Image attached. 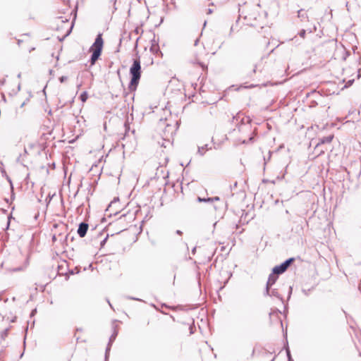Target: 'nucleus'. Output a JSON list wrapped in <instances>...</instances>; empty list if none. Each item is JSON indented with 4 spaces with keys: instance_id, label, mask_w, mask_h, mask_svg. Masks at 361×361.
I'll list each match as a JSON object with an SVG mask.
<instances>
[{
    "instance_id": "obj_1",
    "label": "nucleus",
    "mask_w": 361,
    "mask_h": 361,
    "mask_svg": "<svg viewBox=\"0 0 361 361\" xmlns=\"http://www.w3.org/2000/svg\"><path fill=\"white\" fill-rule=\"evenodd\" d=\"M104 46V40L102 38V35L101 33H99L94 39V42L92 45V47L90 49V51L92 52L90 59V63L91 66H93L95 64L96 61L99 59L100 57L102 49Z\"/></svg>"
},
{
    "instance_id": "obj_2",
    "label": "nucleus",
    "mask_w": 361,
    "mask_h": 361,
    "mask_svg": "<svg viewBox=\"0 0 361 361\" xmlns=\"http://www.w3.org/2000/svg\"><path fill=\"white\" fill-rule=\"evenodd\" d=\"M129 73L130 76L141 77L142 68L139 56L133 59V64L130 68Z\"/></svg>"
},
{
    "instance_id": "obj_3",
    "label": "nucleus",
    "mask_w": 361,
    "mask_h": 361,
    "mask_svg": "<svg viewBox=\"0 0 361 361\" xmlns=\"http://www.w3.org/2000/svg\"><path fill=\"white\" fill-rule=\"evenodd\" d=\"M293 222L297 224L295 231L298 233L302 232L305 226H308L307 221H306L304 217L299 215L293 217Z\"/></svg>"
},
{
    "instance_id": "obj_4",
    "label": "nucleus",
    "mask_w": 361,
    "mask_h": 361,
    "mask_svg": "<svg viewBox=\"0 0 361 361\" xmlns=\"http://www.w3.org/2000/svg\"><path fill=\"white\" fill-rule=\"evenodd\" d=\"M279 276L274 274L271 271V273L269 275L268 280L266 284L264 295H269V290L271 288L272 286L276 282Z\"/></svg>"
},
{
    "instance_id": "obj_5",
    "label": "nucleus",
    "mask_w": 361,
    "mask_h": 361,
    "mask_svg": "<svg viewBox=\"0 0 361 361\" xmlns=\"http://www.w3.org/2000/svg\"><path fill=\"white\" fill-rule=\"evenodd\" d=\"M89 224L86 222H81L78 225L77 233L80 238H83L86 235L88 231Z\"/></svg>"
},
{
    "instance_id": "obj_6",
    "label": "nucleus",
    "mask_w": 361,
    "mask_h": 361,
    "mask_svg": "<svg viewBox=\"0 0 361 361\" xmlns=\"http://www.w3.org/2000/svg\"><path fill=\"white\" fill-rule=\"evenodd\" d=\"M140 78L141 77L130 76V80L128 84V89L130 92L136 90Z\"/></svg>"
},
{
    "instance_id": "obj_7",
    "label": "nucleus",
    "mask_w": 361,
    "mask_h": 361,
    "mask_svg": "<svg viewBox=\"0 0 361 361\" xmlns=\"http://www.w3.org/2000/svg\"><path fill=\"white\" fill-rule=\"evenodd\" d=\"M178 128V123L176 122L175 126H172L171 124H166V126L165 128V130H164V134L166 136H168V135H171V136L175 134L176 130Z\"/></svg>"
},
{
    "instance_id": "obj_8",
    "label": "nucleus",
    "mask_w": 361,
    "mask_h": 361,
    "mask_svg": "<svg viewBox=\"0 0 361 361\" xmlns=\"http://www.w3.org/2000/svg\"><path fill=\"white\" fill-rule=\"evenodd\" d=\"M149 51L152 53H153L154 54H156V55L161 54V55H162V53L160 51V49H159V44H158V42L154 39L152 40V45L150 47Z\"/></svg>"
},
{
    "instance_id": "obj_9",
    "label": "nucleus",
    "mask_w": 361,
    "mask_h": 361,
    "mask_svg": "<svg viewBox=\"0 0 361 361\" xmlns=\"http://www.w3.org/2000/svg\"><path fill=\"white\" fill-rule=\"evenodd\" d=\"M295 262L294 257H290L287 259H286L284 262H283L281 264H280L282 267L285 269L286 271L287 269L290 267V265Z\"/></svg>"
},
{
    "instance_id": "obj_10",
    "label": "nucleus",
    "mask_w": 361,
    "mask_h": 361,
    "mask_svg": "<svg viewBox=\"0 0 361 361\" xmlns=\"http://www.w3.org/2000/svg\"><path fill=\"white\" fill-rule=\"evenodd\" d=\"M295 262L294 257H290L287 259H286L284 262H283L281 264H280L282 267L285 269L286 271L287 269L290 267V265Z\"/></svg>"
},
{
    "instance_id": "obj_11",
    "label": "nucleus",
    "mask_w": 361,
    "mask_h": 361,
    "mask_svg": "<svg viewBox=\"0 0 361 361\" xmlns=\"http://www.w3.org/2000/svg\"><path fill=\"white\" fill-rule=\"evenodd\" d=\"M333 138V135H329L328 136L323 137L321 139H319V142L317 143V145L319 146V145L322 144L330 143L332 141Z\"/></svg>"
},
{
    "instance_id": "obj_12",
    "label": "nucleus",
    "mask_w": 361,
    "mask_h": 361,
    "mask_svg": "<svg viewBox=\"0 0 361 361\" xmlns=\"http://www.w3.org/2000/svg\"><path fill=\"white\" fill-rule=\"evenodd\" d=\"M268 295L271 296V297H275V298L279 299L283 303V297L279 294L277 289H276V288H274L271 290L270 289L269 295Z\"/></svg>"
},
{
    "instance_id": "obj_13",
    "label": "nucleus",
    "mask_w": 361,
    "mask_h": 361,
    "mask_svg": "<svg viewBox=\"0 0 361 361\" xmlns=\"http://www.w3.org/2000/svg\"><path fill=\"white\" fill-rule=\"evenodd\" d=\"M271 271H273V274H275L278 276L286 272L285 269L281 264L275 266Z\"/></svg>"
},
{
    "instance_id": "obj_14",
    "label": "nucleus",
    "mask_w": 361,
    "mask_h": 361,
    "mask_svg": "<svg viewBox=\"0 0 361 361\" xmlns=\"http://www.w3.org/2000/svg\"><path fill=\"white\" fill-rule=\"evenodd\" d=\"M111 346H112V343L108 342L107 345L106 347V350H105L104 361H109V354H110V350H111Z\"/></svg>"
},
{
    "instance_id": "obj_15",
    "label": "nucleus",
    "mask_w": 361,
    "mask_h": 361,
    "mask_svg": "<svg viewBox=\"0 0 361 361\" xmlns=\"http://www.w3.org/2000/svg\"><path fill=\"white\" fill-rule=\"evenodd\" d=\"M210 148L208 147V145H204L202 147H198L197 149V154H199L200 156H203L204 154V151L210 149Z\"/></svg>"
},
{
    "instance_id": "obj_16",
    "label": "nucleus",
    "mask_w": 361,
    "mask_h": 361,
    "mask_svg": "<svg viewBox=\"0 0 361 361\" xmlns=\"http://www.w3.org/2000/svg\"><path fill=\"white\" fill-rule=\"evenodd\" d=\"M117 336H118V330L116 328H114V332L111 335V336H110V338L109 339V342L113 344V343L116 340Z\"/></svg>"
},
{
    "instance_id": "obj_17",
    "label": "nucleus",
    "mask_w": 361,
    "mask_h": 361,
    "mask_svg": "<svg viewBox=\"0 0 361 361\" xmlns=\"http://www.w3.org/2000/svg\"><path fill=\"white\" fill-rule=\"evenodd\" d=\"M88 99V94L86 91L82 92L80 95V99L82 102H85Z\"/></svg>"
},
{
    "instance_id": "obj_18",
    "label": "nucleus",
    "mask_w": 361,
    "mask_h": 361,
    "mask_svg": "<svg viewBox=\"0 0 361 361\" xmlns=\"http://www.w3.org/2000/svg\"><path fill=\"white\" fill-rule=\"evenodd\" d=\"M197 201L199 202H212V200L210 197H197Z\"/></svg>"
},
{
    "instance_id": "obj_19",
    "label": "nucleus",
    "mask_w": 361,
    "mask_h": 361,
    "mask_svg": "<svg viewBox=\"0 0 361 361\" xmlns=\"http://www.w3.org/2000/svg\"><path fill=\"white\" fill-rule=\"evenodd\" d=\"M7 180L10 183V185H11V200H13L15 198V193L13 192V183H12V181H11L10 178L8 177Z\"/></svg>"
},
{
    "instance_id": "obj_20",
    "label": "nucleus",
    "mask_w": 361,
    "mask_h": 361,
    "mask_svg": "<svg viewBox=\"0 0 361 361\" xmlns=\"http://www.w3.org/2000/svg\"><path fill=\"white\" fill-rule=\"evenodd\" d=\"M298 18H300L302 20L307 18V15L303 12V10L301 9V10L298 11Z\"/></svg>"
},
{
    "instance_id": "obj_21",
    "label": "nucleus",
    "mask_w": 361,
    "mask_h": 361,
    "mask_svg": "<svg viewBox=\"0 0 361 361\" xmlns=\"http://www.w3.org/2000/svg\"><path fill=\"white\" fill-rule=\"evenodd\" d=\"M8 331H9V329L7 328L6 329H4L2 332H1V337L2 339H5V338L8 336Z\"/></svg>"
},
{
    "instance_id": "obj_22",
    "label": "nucleus",
    "mask_w": 361,
    "mask_h": 361,
    "mask_svg": "<svg viewBox=\"0 0 361 361\" xmlns=\"http://www.w3.org/2000/svg\"><path fill=\"white\" fill-rule=\"evenodd\" d=\"M285 349H286V353L287 357L288 358V357H292L291 355H290V349H289L287 341H286V345H285Z\"/></svg>"
},
{
    "instance_id": "obj_23",
    "label": "nucleus",
    "mask_w": 361,
    "mask_h": 361,
    "mask_svg": "<svg viewBox=\"0 0 361 361\" xmlns=\"http://www.w3.org/2000/svg\"><path fill=\"white\" fill-rule=\"evenodd\" d=\"M75 18H76V13H75V15H74V18H73V21H72V23H71V27H70V29L68 30V31L67 32L66 35H68L71 32L72 29H73V25H74V22H75Z\"/></svg>"
},
{
    "instance_id": "obj_24",
    "label": "nucleus",
    "mask_w": 361,
    "mask_h": 361,
    "mask_svg": "<svg viewBox=\"0 0 361 361\" xmlns=\"http://www.w3.org/2000/svg\"><path fill=\"white\" fill-rule=\"evenodd\" d=\"M298 35L300 37L302 38H305V35H306V30H304V29H302L299 32H298Z\"/></svg>"
},
{
    "instance_id": "obj_25",
    "label": "nucleus",
    "mask_w": 361,
    "mask_h": 361,
    "mask_svg": "<svg viewBox=\"0 0 361 361\" xmlns=\"http://www.w3.org/2000/svg\"><path fill=\"white\" fill-rule=\"evenodd\" d=\"M124 128H125V135H126L128 132L130 130V125L128 122H126L124 123Z\"/></svg>"
},
{
    "instance_id": "obj_26",
    "label": "nucleus",
    "mask_w": 361,
    "mask_h": 361,
    "mask_svg": "<svg viewBox=\"0 0 361 361\" xmlns=\"http://www.w3.org/2000/svg\"><path fill=\"white\" fill-rule=\"evenodd\" d=\"M119 200L118 197H116V198H114V200L113 201H111L110 202V204H109V207L108 208L106 209V211L109 210V208L112 207L113 204H114L116 202H117Z\"/></svg>"
},
{
    "instance_id": "obj_27",
    "label": "nucleus",
    "mask_w": 361,
    "mask_h": 361,
    "mask_svg": "<svg viewBox=\"0 0 361 361\" xmlns=\"http://www.w3.org/2000/svg\"><path fill=\"white\" fill-rule=\"evenodd\" d=\"M354 82V79H352V80H349L346 84L345 85L344 87H348L350 86H351L353 85V83Z\"/></svg>"
},
{
    "instance_id": "obj_28",
    "label": "nucleus",
    "mask_w": 361,
    "mask_h": 361,
    "mask_svg": "<svg viewBox=\"0 0 361 361\" xmlns=\"http://www.w3.org/2000/svg\"><path fill=\"white\" fill-rule=\"evenodd\" d=\"M108 238H109V235H106V237H105V238H104L101 241V243H100V245H101V247H103V246L105 245L106 242L107 241Z\"/></svg>"
},
{
    "instance_id": "obj_29",
    "label": "nucleus",
    "mask_w": 361,
    "mask_h": 361,
    "mask_svg": "<svg viewBox=\"0 0 361 361\" xmlns=\"http://www.w3.org/2000/svg\"><path fill=\"white\" fill-rule=\"evenodd\" d=\"M189 329H190V334H194L195 330V325H193V326H192V325H190V326H189Z\"/></svg>"
},
{
    "instance_id": "obj_30",
    "label": "nucleus",
    "mask_w": 361,
    "mask_h": 361,
    "mask_svg": "<svg viewBox=\"0 0 361 361\" xmlns=\"http://www.w3.org/2000/svg\"><path fill=\"white\" fill-rule=\"evenodd\" d=\"M68 79V78L66 76H61L59 80L60 81V82H64L65 81H66V80Z\"/></svg>"
},
{
    "instance_id": "obj_31",
    "label": "nucleus",
    "mask_w": 361,
    "mask_h": 361,
    "mask_svg": "<svg viewBox=\"0 0 361 361\" xmlns=\"http://www.w3.org/2000/svg\"><path fill=\"white\" fill-rule=\"evenodd\" d=\"M210 198L212 200V202L220 200V198L218 196H216V197H210Z\"/></svg>"
},
{
    "instance_id": "obj_32",
    "label": "nucleus",
    "mask_w": 361,
    "mask_h": 361,
    "mask_svg": "<svg viewBox=\"0 0 361 361\" xmlns=\"http://www.w3.org/2000/svg\"><path fill=\"white\" fill-rule=\"evenodd\" d=\"M271 152L269 151L268 153V157L267 159L264 157L265 164L267 163V161L271 159Z\"/></svg>"
},
{
    "instance_id": "obj_33",
    "label": "nucleus",
    "mask_w": 361,
    "mask_h": 361,
    "mask_svg": "<svg viewBox=\"0 0 361 361\" xmlns=\"http://www.w3.org/2000/svg\"><path fill=\"white\" fill-rule=\"evenodd\" d=\"M75 274V272H74L73 270H69L68 275L66 276V279L68 280L69 279V275L70 274Z\"/></svg>"
},
{
    "instance_id": "obj_34",
    "label": "nucleus",
    "mask_w": 361,
    "mask_h": 361,
    "mask_svg": "<svg viewBox=\"0 0 361 361\" xmlns=\"http://www.w3.org/2000/svg\"><path fill=\"white\" fill-rule=\"evenodd\" d=\"M292 290H293V288L291 286L289 287V292H288V298L289 299L290 298V295L292 294Z\"/></svg>"
},
{
    "instance_id": "obj_35",
    "label": "nucleus",
    "mask_w": 361,
    "mask_h": 361,
    "mask_svg": "<svg viewBox=\"0 0 361 361\" xmlns=\"http://www.w3.org/2000/svg\"><path fill=\"white\" fill-rule=\"evenodd\" d=\"M37 312V310L36 309H34L32 310V312H30V317H33Z\"/></svg>"
},
{
    "instance_id": "obj_36",
    "label": "nucleus",
    "mask_w": 361,
    "mask_h": 361,
    "mask_svg": "<svg viewBox=\"0 0 361 361\" xmlns=\"http://www.w3.org/2000/svg\"><path fill=\"white\" fill-rule=\"evenodd\" d=\"M59 18H61V21L63 23L68 21V19H67V18L63 19V18L62 16L59 17Z\"/></svg>"
},
{
    "instance_id": "obj_37",
    "label": "nucleus",
    "mask_w": 361,
    "mask_h": 361,
    "mask_svg": "<svg viewBox=\"0 0 361 361\" xmlns=\"http://www.w3.org/2000/svg\"><path fill=\"white\" fill-rule=\"evenodd\" d=\"M176 233L179 235H181L183 234V232L180 230H177Z\"/></svg>"
},
{
    "instance_id": "obj_38",
    "label": "nucleus",
    "mask_w": 361,
    "mask_h": 361,
    "mask_svg": "<svg viewBox=\"0 0 361 361\" xmlns=\"http://www.w3.org/2000/svg\"><path fill=\"white\" fill-rule=\"evenodd\" d=\"M128 298L130 300H140L139 298H133V297H129Z\"/></svg>"
},
{
    "instance_id": "obj_39",
    "label": "nucleus",
    "mask_w": 361,
    "mask_h": 361,
    "mask_svg": "<svg viewBox=\"0 0 361 361\" xmlns=\"http://www.w3.org/2000/svg\"><path fill=\"white\" fill-rule=\"evenodd\" d=\"M246 122H247V123H250V122H251V118H250V117H247V118H246Z\"/></svg>"
},
{
    "instance_id": "obj_40",
    "label": "nucleus",
    "mask_w": 361,
    "mask_h": 361,
    "mask_svg": "<svg viewBox=\"0 0 361 361\" xmlns=\"http://www.w3.org/2000/svg\"><path fill=\"white\" fill-rule=\"evenodd\" d=\"M198 42H199V39H196V40L195 41L194 45L197 46L198 44Z\"/></svg>"
},
{
    "instance_id": "obj_41",
    "label": "nucleus",
    "mask_w": 361,
    "mask_h": 361,
    "mask_svg": "<svg viewBox=\"0 0 361 361\" xmlns=\"http://www.w3.org/2000/svg\"><path fill=\"white\" fill-rule=\"evenodd\" d=\"M195 252H196V247H193V248L192 249V253L193 255H195Z\"/></svg>"
},
{
    "instance_id": "obj_42",
    "label": "nucleus",
    "mask_w": 361,
    "mask_h": 361,
    "mask_svg": "<svg viewBox=\"0 0 361 361\" xmlns=\"http://www.w3.org/2000/svg\"><path fill=\"white\" fill-rule=\"evenodd\" d=\"M257 66L255 65L252 71V73H255L256 72Z\"/></svg>"
},
{
    "instance_id": "obj_43",
    "label": "nucleus",
    "mask_w": 361,
    "mask_h": 361,
    "mask_svg": "<svg viewBox=\"0 0 361 361\" xmlns=\"http://www.w3.org/2000/svg\"><path fill=\"white\" fill-rule=\"evenodd\" d=\"M5 82H6V80H5V79L2 80L0 82V85H4Z\"/></svg>"
},
{
    "instance_id": "obj_44",
    "label": "nucleus",
    "mask_w": 361,
    "mask_h": 361,
    "mask_svg": "<svg viewBox=\"0 0 361 361\" xmlns=\"http://www.w3.org/2000/svg\"><path fill=\"white\" fill-rule=\"evenodd\" d=\"M274 312V313H276V314H278L279 313H281V312L279 310H278V309H276Z\"/></svg>"
},
{
    "instance_id": "obj_45",
    "label": "nucleus",
    "mask_w": 361,
    "mask_h": 361,
    "mask_svg": "<svg viewBox=\"0 0 361 361\" xmlns=\"http://www.w3.org/2000/svg\"><path fill=\"white\" fill-rule=\"evenodd\" d=\"M219 208H220V206H216V205H214V209L215 210H217Z\"/></svg>"
},
{
    "instance_id": "obj_46",
    "label": "nucleus",
    "mask_w": 361,
    "mask_h": 361,
    "mask_svg": "<svg viewBox=\"0 0 361 361\" xmlns=\"http://www.w3.org/2000/svg\"><path fill=\"white\" fill-rule=\"evenodd\" d=\"M61 269H63V265H59L58 266L59 271L61 270Z\"/></svg>"
},
{
    "instance_id": "obj_47",
    "label": "nucleus",
    "mask_w": 361,
    "mask_h": 361,
    "mask_svg": "<svg viewBox=\"0 0 361 361\" xmlns=\"http://www.w3.org/2000/svg\"><path fill=\"white\" fill-rule=\"evenodd\" d=\"M207 13H212V10L211 8H208Z\"/></svg>"
},
{
    "instance_id": "obj_48",
    "label": "nucleus",
    "mask_w": 361,
    "mask_h": 361,
    "mask_svg": "<svg viewBox=\"0 0 361 361\" xmlns=\"http://www.w3.org/2000/svg\"><path fill=\"white\" fill-rule=\"evenodd\" d=\"M81 86H82V83L77 85L78 89H80Z\"/></svg>"
},
{
    "instance_id": "obj_49",
    "label": "nucleus",
    "mask_w": 361,
    "mask_h": 361,
    "mask_svg": "<svg viewBox=\"0 0 361 361\" xmlns=\"http://www.w3.org/2000/svg\"><path fill=\"white\" fill-rule=\"evenodd\" d=\"M20 84L19 83L18 85V91H20Z\"/></svg>"
},
{
    "instance_id": "obj_50",
    "label": "nucleus",
    "mask_w": 361,
    "mask_h": 361,
    "mask_svg": "<svg viewBox=\"0 0 361 361\" xmlns=\"http://www.w3.org/2000/svg\"><path fill=\"white\" fill-rule=\"evenodd\" d=\"M17 77H18V78H21V73H19L17 75Z\"/></svg>"
},
{
    "instance_id": "obj_51",
    "label": "nucleus",
    "mask_w": 361,
    "mask_h": 361,
    "mask_svg": "<svg viewBox=\"0 0 361 361\" xmlns=\"http://www.w3.org/2000/svg\"><path fill=\"white\" fill-rule=\"evenodd\" d=\"M288 361H293V358L292 357H288Z\"/></svg>"
},
{
    "instance_id": "obj_52",
    "label": "nucleus",
    "mask_w": 361,
    "mask_h": 361,
    "mask_svg": "<svg viewBox=\"0 0 361 361\" xmlns=\"http://www.w3.org/2000/svg\"><path fill=\"white\" fill-rule=\"evenodd\" d=\"M38 216H39V214H35V219H37L38 218Z\"/></svg>"
},
{
    "instance_id": "obj_53",
    "label": "nucleus",
    "mask_w": 361,
    "mask_h": 361,
    "mask_svg": "<svg viewBox=\"0 0 361 361\" xmlns=\"http://www.w3.org/2000/svg\"><path fill=\"white\" fill-rule=\"evenodd\" d=\"M107 302H108L109 306L113 309V307H112L111 304L110 303V302L109 300H107Z\"/></svg>"
},
{
    "instance_id": "obj_54",
    "label": "nucleus",
    "mask_w": 361,
    "mask_h": 361,
    "mask_svg": "<svg viewBox=\"0 0 361 361\" xmlns=\"http://www.w3.org/2000/svg\"><path fill=\"white\" fill-rule=\"evenodd\" d=\"M27 330H28V327L27 326V327L25 328V334H27Z\"/></svg>"
},
{
    "instance_id": "obj_55",
    "label": "nucleus",
    "mask_w": 361,
    "mask_h": 361,
    "mask_svg": "<svg viewBox=\"0 0 361 361\" xmlns=\"http://www.w3.org/2000/svg\"><path fill=\"white\" fill-rule=\"evenodd\" d=\"M16 317L13 318V319L11 320V322H14L16 321Z\"/></svg>"
},
{
    "instance_id": "obj_56",
    "label": "nucleus",
    "mask_w": 361,
    "mask_h": 361,
    "mask_svg": "<svg viewBox=\"0 0 361 361\" xmlns=\"http://www.w3.org/2000/svg\"><path fill=\"white\" fill-rule=\"evenodd\" d=\"M26 336L24 338V345H25Z\"/></svg>"
},
{
    "instance_id": "obj_57",
    "label": "nucleus",
    "mask_w": 361,
    "mask_h": 361,
    "mask_svg": "<svg viewBox=\"0 0 361 361\" xmlns=\"http://www.w3.org/2000/svg\"><path fill=\"white\" fill-rule=\"evenodd\" d=\"M236 185H237V183H236V182H235V183H234V185H233V187H236Z\"/></svg>"
},
{
    "instance_id": "obj_58",
    "label": "nucleus",
    "mask_w": 361,
    "mask_h": 361,
    "mask_svg": "<svg viewBox=\"0 0 361 361\" xmlns=\"http://www.w3.org/2000/svg\"><path fill=\"white\" fill-rule=\"evenodd\" d=\"M249 140H250V141H252V140H253V137H250V139H249Z\"/></svg>"
},
{
    "instance_id": "obj_59",
    "label": "nucleus",
    "mask_w": 361,
    "mask_h": 361,
    "mask_svg": "<svg viewBox=\"0 0 361 361\" xmlns=\"http://www.w3.org/2000/svg\"><path fill=\"white\" fill-rule=\"evenodd\" d=\"M233 119H236V120H237V119H238V118H237V116H233Z\"/></svg>"
},
{
    "instance_id": "obj_60",
    "label": "nucleus",
    "mask_w": 361,
    "mask_h": 361,
    "mask_svg": "<svg viewBox=\"0 0 361 361\" xmlns=\"http://www.w3.org/2000/svg\"><path fill=\"white\" fill-rule=\"evenodd\" d=\"M200 65L202 66V67H204V65L201 63H200Z\"/></svg>"
},
{
    "instance_id": "obj_61",
    "label": "nucleus",
    "mask_w": 361,
    "mask_h": 361,
    "mask_svg": "<svg viewBox=\"0 0 361 361\" xmlns=\"http://www.w3.org/2000/svg\"><path fill=\"white\" fill-rule=\"evenodd\" d=\"M245 122V118L242 119V123Z\"/></svg>"
},
{
    "instance_id": "obj_62",
    "label": "nucleus",
    "mask_w": 361,
    "mask_h": 361,
    "mask_svg": "<svg viewBox=\"0 0 361 361\" xmlns=\"http://www.w3.org/2000/svg\"><path fill=\"white\" fill-rule=\"evenodd\" d=\"M135 130H132V133H133V134H134V133H135Z\"/></svg>"
},
{
    "instance_id": "obj_63",
    "label": "nucleus",
    "mask_w": 361,
    "mask_h": 361,
    "mask_svg": "<svg viewBox=\"0 0 361 361\" xmlns=\"http://www.w3.org/2000/svg\"><path fill=\"white\" fill-rule=\"evenodd\" d=\"M121 39H120L119 45H121Z\"/></svg>"
},
{
    "instance_id": "obj_64",
    "label": "nucleus",
    "mask_w": 361,
    "mask_h": 361,
    "mask_svg": "<svg viewBox=\"0 0 361 361\" xmlns=\"http://www.w3.org/2000/svg\"><path fill=\"white\" fill-rule=\"evenodd\" d=\"M286 213L288 214L289 213L288 210H286Z\"/></svg>"
}]
</instances>
